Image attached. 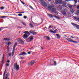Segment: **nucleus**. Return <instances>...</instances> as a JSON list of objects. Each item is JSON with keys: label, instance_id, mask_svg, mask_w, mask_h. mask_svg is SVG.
<instances>
[{"label": "nucleus", "instance_id": "obj_1", "mask_svg": "<svg viewBox=\"0 0 79 79\" xmlns=\"http://www.w3.org/2000/svg\"><path fill=\"white\" fill-rule=\"evenodd\" d=\"M14 69L16 71H18L19 69V65H18L17 63H15L14 65Z\"/></svg>", "mask_w": 79, "mask_h": 79}, {"label": "nucleus", "instance_id": "obj_2", "mask_svg": "<svg viewBox=\"0 0 79 79\" xmlns=\"http://www.w3.org/2000/svg\"><path fill=\"white\" fill-rule=\"evenodd\" d=\"M17 41L18 42L20 43V44H22L23 45L24 44V42L22 39L19 38L18 39Z\"/></svg>", "mask_w": 79, "mask_h": 79}, {"label": "nucleus", "instance_id": "obj_3", "mask_svg": "<svg viewBox=\"0 0 79 79\" xmlns=\"http://www.w3.org/2000/svg\"><path fill=\"white\" fill-rule=\"evenodd\" d=\"M55 3L56 4L59 3L60 5H61L63 3V1L62 0H56Z\"/></svg>", "mask_w": 79, "mask_h": 79}, {"label": "nucleus", "instance_id": "obj_4", "mask_svg": "<svg viewBox=\"0 0 79 79\" xmlns=\"http://www.w3.org/2000/svg\"><path fill=\"white\" fill-rule=\"evenodd\" d=\"M66 39L67 40H68V41H69V42H73V43H78V42L77 41H75L73 40L72 39H70V38H66Z\"/></svg>", "mask_w": 79, "mask_h": 79}, {"label": "nucleus", "instance_id": "obj_5", "mask_svg": "<svg viewBox=\"0 0 79 79\" xmlns=\"http://www.w3.org/2000/svg\"><path fill=\"white\" fill-rule=\"evenodd\" d=\"M5 72H6V70L4 72V73L3 79H5ZM8 76H9V75L8 74H6V77H5L6 79H7V78L8 77Z\"/></svg>", "mask_w": 79, "mask_h": 79}, {"label": "nucleus", "instance_id": "obj_6", "mask_svg": "<svg viewBox=\"0 0 79 79\" xmlns=\"http://www.w3.org/2000/svg\"><path fill=\"white\" fill-rule=\"evenodd\" d=\"M66 12H67V10L66 9H64L61 11V13H62L63 15H66Z\"/></svg>", "mask_w": 79, "mask_h": 79}, {"label": "nucleus", "instance_id": "obj_7", "mask_svg": "<svg viewBox=\"0 0 79 79\" xmlns=\"http://www.w3.org/2000/svg\"><path fill=\"white\" fill-rule=\"evenodd\" d=\"M33 37L32 36L30 37L29 38L27 39V42H29L31 41L32 39H33Z\"/></svg>", "mask_w": 79, "mask_h": 79}, {"label": "nucleus", "instance_id": "obj_8", "mask_svg": "<svg viewBox=\"0 0 79 79\" xmlns=\"http://www.w3.org/2000/svg\"><path fill=\"white\" fill-rule=\"evenodd\" d=\"M57 8L59 11H61L62 10V6L60 5H58L57 6Z\"/></svg>", "mask_w": 79, "mask_h": 79}, {"label": "nucleus", "instance_id": "obj_9", "mask_svg": "<svg viewBox=\"0 0 79 79\" xmlns=\"http://www.w3.org/2000/svg\"><path fill=\"white\" fill-rule=\"evenodd\" d=\"M15 48L16 46H14L13 48V52L12 53V56H13V55H14V54H15Z\"/></svg>", "mask_w": 79, "mask_h": 79}, {"label": "nucleus", "instance_id": "obj_10", "mask_svg": "<svg viewBox=\"0 0 79 79\" xmlns=\"http://www.w3.org/2000/svg\"><path fill=\"white\" fill-rule=\"evenodd\" d=\"M35 62L34 61H32L30 63H28L29 65H32L34 63H35Z\"/></svg>", "mask_w": 79, "mask_h": 79}, {"label": "nucleus", "instance_id": "obj_11", "mask_svg": "<svg viewBox=\"0 0 79 79\" xmlns=\"http://www.w3.org/2000/svg\"><path fill=\"white\" fill-rule=\"evenodd\" d=\"M48 15L50 18H52L54 17V15L51 14H48Z\"/></svg>", "mask_w": 79, "mask_h": 79}, {"label": "nucleus", "instance_id": "obj_12", "mask_svg": "<svg viewBox=\"0 0 79 79\" xmlns=\"http://www.w3.org/2000/svg\"><path fill=\"white\" fill-rule=\"evenodd\" d=\"M27 35L25 34L23 36V38L24 39H27Z\"/></svg>", "mask_w": 79, "mask_h": 79}, {"label": "nucleus", "instance_id": "obj_13", "mask_svg": "<svg viewBox=\"0 0 79 79\" xmlns=\"http://www.w3.org/2000/svg\"><path fill=\"white\" fill-rule=\"evenodd\" d=\"M27 55V54L25 52H22L20 54H19V55Z\"/></svg>", "mask_w": 79, "mask_h": 79}, {"label": "nucleus", "instance_id": "obj_14", "mask_svg": "<svg viewBox=\"0 0 79 79\" xmlns=\"http://www.w3.org/2000/svg\"><path fill=\"white\" fill-rule=\"evenodd\" d=\"M10 40V38H5L3 39L4 40H5L6 41H9Z\"/></svg>", "mask_w": 79, "mask_h": 79}, {"label": "nucleus", "instance_id": "obj_15", "mask_svg": "<svg viewBox=\"0 0 79 79\" xmlns=\"http://www.w3.org/2000/svg\"><path fill=\"white\" fill-rule=\"evenodd\" d=\"M62 5L64 7H66V3L65 2H64L62 3Z\"/></svg>", "mask_w": 79, "mask_h": 79}, {"label": "nucleus", "instance_id": "obj_16", "mask_svg": "<svg viewBox=\"0 0 79 79\" xmlns=\"http://www.w3.org/2000/svg\"><path fill=\"white\" fill-rule=\"evenodd\" d=\"M42 4L44 6H45L46 7H47V3L45 2H43L42 3Z\"/></svg>", "mask_w": 79, "mask_h": 79}, {"label": "nucleus", "instance_id": "obj_17", "mask_svg": "<svg viewBox=\"0 0 79 79\" xmlns=\"http://www.w3.org/2000/svg\"><path fill=\"white\" fill-rule=\"evenodd\" d=\"M52 12H55L56 11V9L55 8H53L52 9Z\"/></svg>", "mask_w": 79, "mask_h": 79}, {"label": "nucleus", "instance_id": "obj_18", "mask_svg": "<svg viewBox=\"0 0 79 79\" xmlns=\"http://www.w3.org/2000/svg\"><path fill=\"white\" fill-rule=\"evenodd\" d=\"M74 18L75 20L79 21V18L77 17H74Z\"/></svg>", "mask_w": 79, "mask_h": 79}, {"label": "nucleus", "instance_id": "obj_19", "mask_svg": "<svg viewBox=\"0 0 79 79\" xmlns=\"http://www.w3.org/2000/svg\"><path fill=\"white\" fill-rule=\"evenodd\" d=\"M46 38L47 39V40H50V37L48 36H46Z\"/></svg>", "mask_w": 79, "mask_h": 79}, {"label": "nucleus", "instance_id": "obj_20", "mask_svg": "<svg viewBox=\"0 0 79 79\" xmlns=\"http://www.w3.org/2000/svg\"><path fill=\"white\" fill-rule=\"evenodd\" d=\"M21 23L23 24V25H24V26H26V23H25V22H21Z\"/></svg>", "mask_w": 79, "mask_h": 79}, {"label": "nucleus", "instance_id": "obj_21", "mask_svg": "<svg viewBox=\"0 0 79 79\" xmlns=\"http://www.w3.org/2000/svg\"><path fill=\"white\" fill-rule=\"evenodd\" d=\"M6 17H7L6 16H3L0 17V18H3L4 19L5 18H6Z\"/></svg>", "mask_w": 79, "mask_h": 79}, {"label": "nucleus", "instance_id": "obj_22", "mask_svg": "<svg viewBox=\"0 0 79 79\" xmlns=\"http://www.w3.org/2000/svg\"><path fill=\"white\" fill-rule=\"evenodd\" d=\"M70 10L71 12L72 13H74V10L72 8H71Z\"/></svg>", "mask_w": 79, "mask_h": 79}, {"label": "nucleus", "instance_id": "obj_23", "mask_svg": "<svg viewBox=\"0 0 79 79\" xmlns=\"http://www.w3.org/2000/svg\"><path fill=\"white\" fill-rule=\"evenodd\" d=\"M56 35L57 36V39H60V35L58 34H56Z\"/></svg>", "mask_w": 79, "mask_h": 79}, {"label": "nucleus", "instance_id": "obj_24", "mask_svg": "<svg viewBox=\"0 0 79 79\" xmlns=\"http://www.w3.org/2000/svg\"><path fill=\"white\" fill-rule=\"evenodd\" d=\"M30 26L31 27V28L34 27V26H33V25H32V23H30Z\"/></svg>", "mask_w": 79, "mask_h": 79}, {"label": "nucleus", "instance_id": "obj_25", "mask_svg": "<svg viewBox=\"0 0 79 79\" xmlns=\"http://www.w3.org/2000/svg\"><path fill=\"white\" fill-rule=\"evenodd\" d=\"M52 7L51 6H49V7L48 8V10H51V9H52Z\"/></svg>", "mask_w": 79, "mask_h": 79}, {"label": "nucleus", "instance_id": "obj_26", "mask_svg": "<svg viewBox=\"0 0 79 79\" xmlns=\"http://www.w3.org/2000/svg\"><path fill=\"white\" fill-rule=\"evenodd\" d=\"M75 6V5H74V6L70 5L69 6V8H72L73 7V6Z\"/></svg>", "mask_w": 79, "mask_h": 79}, {"label": "nucleus", "instance_id": "obj_27", "mask_svg": "<svg viewBox=\"0 0 79 79\" xmlns=\"http://www.w3.org/2000/svg\"><path fill=\"white\" fill-rule=\"evenodd\" d=\"M49 32H51L52 33H56V32H55L54 31H52V30H50L49 31Z\"/></svg>", "mask_w": 79, "mask_h": 79}, {"label": "nucleus", "instance_id": "obj_28", "mask_svg": "<svg viewBox=\"0 0 79 79\" xmlns=\"http://www.w3.org/2000/svg\"><path fill=\"white\" fill-rule=\"evenodd\" d=\"M75 26H76V27L77 29H79V26L77 24Z\"/></svg>", "mask_w": 79, "mask_h": 79}, {"label": "nucleus", "instance_id": "obj_29", "mask_svg": "<svg viewBox=\"0 0 79 79\" xmlns=\"http://www.w3.org/2000/svg\"><path fill=\"white\" fill-rule=\"evenodd\" d=\"M32 34H33V35H36V34H37V33L33 31Z\"/></svg>", "mask_w": 79, "mask_h": 79}, {"label": "nucleus", "instance_id": "obj_30", "mask_svg": "<svg viewBox=\"0 0 79 79\" xmlns=\"http://www.w3.org/2000/svg\"><path fill=\"white\" fill-rule=\"evenodd\" d=\"M34 31H33L32 30H30V33H31V34H32V33H33V32Z\"/></svg>", "mask_w": 79, "mask_h": 79}, {"label": "nucleus", "instance_id": "obj_31", "mask_svg": "<svg viewBox=\"0 0 79 79\" xmlns=\"http://www.w3.org/2000/svg\"><path fill=\"white\" fill-rule=\"evenodd\" d=\"M71 24H72L74 26H76V25H77L74 24V23H72Z\"/></svg>", "mask_w": 79, "mask_h": 79}, {"label": "nucleus", "instance_id": "obj_32", "mask_svg": "<svg viewBox=\"0 0 79 79\" xmlns=\"http://www.w3.org/2000/svg\"><path fill=\"white\" fill-rule=\"evenodd\" d=\"M11 43L10 42H8V46H9L10 45H11Z\"/></svg>", "mask_w": 79, "mask_h": 79}, {"label": "nucleus", "instance_id": "obj_33", "mask_svg": "<svg viewBox=\"0 0 79 79\" xmlns=\"http://www.w3.org/2000/svg\"><path fill=\"white\" fill-rule=\"evenodd\" d=\"M29 7H30V8H31V9H32V10H34V9L33 8V7H32L31 6H29Z\"/></svg>", "mask_w": 79, "mask_h": 79}, {"label": "nucleus", "instance_id": "obj_34", "mask_svg": "<svg viewBox=\"0 0 79 79\" xmlns=\"http://www.w3.org/2000/svg\"><path fill=\"white\" fill-rule=\"evenodd\" d=\"M27 34H28V35H27L28 36H29L30 35V33H29V32L28 31V32H27Z\"/></svg>", "mask_w": 79, "mask_h": 79}, {"label": "nucleus", "instance_id": "obj_35", "mask_svg": "<svg viewBox=\"0 0 79 79\" xmlns=\"http://www.w3.org/2000/svg\"><path fill=\"white\" fill-rule=\"evenodd\" d=\"M8 55L9 56H11V53H9Z\"/></svg>", "mask_w": 79, "mask_h": 79}, {"label": "nucleus", "instance_id": "obj_36", "mask_svg": "<svg viewBox=\"0 0 79 79\" xmlns=\"http://www.w3.org/2000/svg\"><path fill=\"white\" fill-rule=\"evenodd\" d=\"M18 15H19V16H22V14H19Z\"/></svg>", "mask_w": 79, "mask_h": 79}, {"label": "nucleus", "instance_id": "obj_37", "mask_svg": "<svg viewBox=\"0 0 79 79\" xmlns=\"http://www.w3.org/2000/svg\"><path fill=\"white\" fill-rule=\"evenodd\" d=\"M51 6V7L52 8V7H55V5H52Z\"/></svg>", "mask_w": 79, "mask_h": 79}, {"label": "nucleus", "instance_id": "obj_38", "mask_svg": "<svg viewBox=\"0 0 79 79\" xmlns=\"http://www.w3.org/2000/svg\"><path fill=\"white\" fill-rule=\"evenodd\" d=\"M2 27L3 28H6V27H2L0 28V31H2V29L1 28H2Z\"/></svg>", "mask_w": 79, "mask_h": 79}, {"label": "nucleus", "instance_id": "obj_39", "mask_svg": "<svg viewBox=\"0 0 79 79\" xmlns=\"http://www.w3.org/2000/svg\"><path fill=\"white\" fill-rule=\"evenodd\" d=\"M23 18H24V19H26V18H27V16H24L23 17Z\"/></svg>", "mask_w": 79, "mask_h": 79}, {"label": "nucleus", "instance_id": "obj_40", "mask_svg": "<svg viewBox=\"0 0 79 79\" xmlns=\"http://www.w3.org/2000/svg\"><path fill=\"white\" fill-rule=\"evenodd\" d=\"M77 9H79V5L77 6Z\"/></svg>", "mask_w": 79, "mask_h": 79}, {"label": "nucleus", "instance_id": "obj_41", "mask_svg": "<svg viewBox=\"0 0 79 79\" xmlns=\"http://www.w3.org/2000/svg\"><path fill=\"white\" fill-rule=\"evenodd\" d=\"M17 42H16L15 43V44L14 45V46L16 47V46H17Z\"/></svg>", "mask_w": 79, "mask_h": 79}, {"label": "nucleus", "instance_id": "obj_42", "mask_svg": "<svg viewBox=\"0 0 79 79\" xmlns=\"http://www.w3.org/2000/svg\"><path fill=\"white\" fill-rule=\"evenodd\" d=\"M74 1L76 3L77 2V0H74Z\"/></svg>", "mask_w": 79, "mask_h": 79}, {"label": "nucleus", "instance_id": "obj_43", "mask_svg": "<svg viewBox=\"0 0 79 79\" xmlns=\"http://www.w3.org/2000/svg\"><path fill=\"white\" fill-rule=\"evenodd\" d=\"M31 53V51H29L28 52V55H30Z\"/></svg>", "mask_w": 79, "mask_h": 79}, {"label": "nucleus", "instance_id": "obj_44", "mask_svg": "<svg viewBox=\"0 0 79 79\" xmlns=\"http://www.w3.org/2000/svg\"><path fill=\"white\" fill-rule=\"evenodd\" d=\"M1 10H3L4 9V7H1Z\"/></svg>", "mask_w": 79, "mask_h": 79}, {"label": "nucleus", "instance_id": "obj_45", "mask_svg": "<svg viewBox=\"0 0 79 79\" xmlns=\"http://www.w3.org/2000/svg\"><path fill=\"white\" fill-rule=\"evenodd\" d=\"M54 63L55 65H56V61H54Z\"/></svg>", "mask_w": 79, "mask_h": 79}, {"label": "nucleus", "instance_id": "obj_46", "mask_svg": "<svg viewBox=\"0 0 79 79\" xmlns=\"http://www.w3.org/2000/svg\"><path fill=\"white\" fill-rule=\"evenodd\" d=\"M19 13H24V12H18Z\"/></svg>", "mask_w": 79, "mask_h": 79}, {"label": "nucleus", "instance_id": "obj_47", "mask_svg": "<svg viewBox=\"0 0 79 79\" xmlns=\"http://www.w3.org/2000/svg\"><path fill=\"white\" fill-rule=\"evenodd\" d=\"M77 14H78V15L79 14V10H77Z\"/></svg>", "mask_w": 79, "mask_h": 79}, {"label": "nucleus", "instance_id": "obj_48", "mask_svg": "<svg viewBox=\"0 0 79 79\" xmlns=\"http://www.w3.org/2000/svg\"><path fill=\"white\" fill-rule=\"evenodd\" d=\"M28 31H24V33H25V34H27V32H28Z\"/></svg>", "mask_w": 79, "mask_h": 79}, {"label": "nucleus", "instance_id": "obj_49", "mask_svg": "<svg viewBox=\"0 0 79 79\" xmlns=\"http://www.w3.org/2000/svg\"><path fill=\"white\" fill-rule=\"evenodd\" d=\"M6 66H9V64H6Z\"/></svg>", "mask_w": 79, "mask_h": 79}, {"label": "nucleus", "instance_id": "obj_50", "mask_svg": "<svg viewBox=\"0 0 79 79\" xmlns=\"http://www.w3.org/2000/svg\"><path fill=\"white\" fill-rule=\"evenodd\" d=\"M21 2L22 3H23V5H24V4H25V3L21 1Z\"/></svg>", "mask_w": 79, "mask_h": 79}, {"label": "nucleus", "instance_id": "obj_51", "mask_svg": "<svg viewBox=\"0 0 79 79\" xmlns=\"http://www.w3.org/2000/svg\"><path fill=\"white\" fill-rule=\"evenodd\" d=\"M70 1V0H66L65 1L66 2H69Z\"/></svg>", "mask_w": 79, "mask_h": 79}, {"label": "nucleus", "instance_id": "obj_52", "mask_svg": "<svg viewBox=\"0 0 79 79\" xmlns=\"http://www.w3.org/2000/svg\"><path fill=\"white\" fill-rule=\"evenodd\" d=\"M51 27H52V26H50L49 27V28H51Z\"/></svg>", "mask_w": 79, "mask_h": 79}, {"label": "nucleus", "instance_id": "obj_53", "mask_svg": "<svg viewBox=\"0 0 79 79\" xmlns=\"http://www.w3.org/2000/svg\"><path fill=\"white\" fill-rule=\"evenodd\" d=\"M71 38H72V39H74V37L73 36H71Z\"/></svg>", "mask_w": 79, "mask_h": 79}, {"label": "nucleus", "instance_id": "obj_54", "mask_svg": "<svg viewBox=\"0 0 79 79\" xmlns=\"http://www.w3.org/2000/svg\"><path fill=\"white\" fill-rule=\"evenodd\" d=\"M54 16L55 18H58V16H56V15H55Z\"/></svg>", "mask_w": 79, "mask_h": 79}, {"label": "nucleus", "instance_id": "obj_55", "mask_svg": "<svg viewBox=\"0 0 79 79\" xmlns=\"http://www.w3.org/2000/svg\"><path fill=\"white\" fill-rule=\"evenodd\" d=\"M7 63H10V60H8L7 61Z\"/></svg>", "mask_w": 79, "mask_h": 79}, {"label": "nucleus", "instance_id": "obj_56", "mask_svg": "<svg viewBox=\"0 0 79 79\" xmlns=\"http://www.w3.org/2000/svg\"><path fill=\"white\" fill-rule=\"evenodd\" d=\"M55 14H56V15H58V13L57 12H55Z\"/></svg>", "mask_w": 79, "mask_h": 79}, {"label": "nucleus", "instance_id": "obj_57", "mask_svg": "<svg viewBox=\"0 0 79 79\" xmlns=\"http://www.w3.org/2000/svg\"><path fill=\"white\" fill-rule=\"evenodd\" d=\"M44 0H40V2H43Z\"/></svg>", "mask_w": 79, "mask_h": 79}, {"label": "nucleus", "instance_id": "obj_58", "mask_svg": "<svg viewBox=\"0 0 79 79\" xmlns=\"http://www.w3.org/2000/svg\"><path fill=\"white\" fill-rule=\"evenodd\" d=\"M2 63H3V60L2 59Z\"/></svg>", "mask_w": 79, "mask_h": 79}, {"label": "nucleus", "instance_id": "obj_59", "mask_svg": "<svg viewBox=\"0 0 79 79\" xmlns=\"http://www.w3.org/2000/svg\"><path fill=\"white\" fill-rule=\"evenodd\" d=\"M4 57H3L2 58V60H4Z\"/></svg>", "mask_w": 79, "mask_h": 79}, {"label": "nucleus", "instance_id": "obj_60", "mask_svg": "<svg viewBox=\"0 0 79 79\" xmlns=\"http://www.w3.org/2000/svg\"><path fill=\"white\" fill-rule=\"evenodd\" d=\"M20 59H24V58H23V57H21V58H20Z\"/></svg>", "mask_w": 79, "mask_h": 79}, {"label": "nucleus", "instance_id": "obj_61", "mask_svg": "<svg viewBox=\"0 0 79 79\" xmlns=\"http://www.w3.org/2000/svg\"><path fill=\"white\" fill-rule=\"evenodd\" d=\"M42 50H43L44 49V48H41Z\"/></svg>", "mask_w": 79, "mask_h": 79}, {"label": "nucleus", "instance_id": "obj_62", "mask_svg": "<svg viewBox=\"0 0 79 79\" xmlns=\"http://www.w3.org/2000/svg\"><path fill=\"white\" fill-rule=\"evenodd\" d=\"M56 27H54V29H56Z\"/></svg>", "mask_w": 79, "mask_h": 79}, {"label": "nucleus", "instance_id": "obj_63", "mask_svg": "<svg viewBox=\"0 0 79 79\" xmlns=\"http://www.w3.org/2000/svg\"><path fill=\"white\" fill-rule=\"evenodd\" d=\"M77 39H79V37H77Z\"/></svg>", "mask_w": 79, "mask_h": 79}, {"label": "nucleus", "instance_id": "obj_64", "mask_svg": "<svg viewBox=\"0 0 79 79\" xmlns=\"http://www.w3.org/2000/svg\"><path fill=\"white\" fill-rule=\"evenodd\" d=\"M7 47H8V48H9V46H8V45Z\"/></svg>", "mask_w": 79, "mask_h": 79}]
</instances>
